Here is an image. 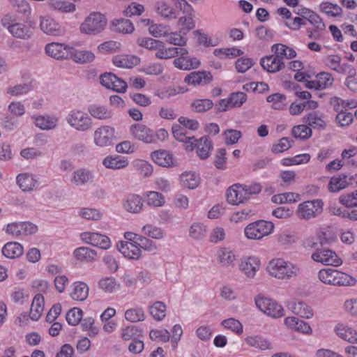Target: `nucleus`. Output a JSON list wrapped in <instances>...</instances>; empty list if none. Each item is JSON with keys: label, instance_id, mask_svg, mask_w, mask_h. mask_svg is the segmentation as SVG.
I'll use <instances>...</instances> for the list:
<instances>
[{"label": "nucleus", "instance_id": "obj_48", "mask_svg": "<svg viewBox=\"0 0 357 357\" xmlns=\"http://www.w3.org/2000/svg\"><path fill=\"white\" fill-rule=\"evenodd\" d=\"M316 79L318 84V90H322L331 86L334 82L332 75L328 72H321L317 74Z\"/></svg>", "mask_w": 357, "mask_h": 357}, {"label": "nucleus", "instance_id": "obj_8", "mask_svg": "<svg viewBox=\"0 0 357 357\" xmlns=\"http://www.w3.org/2000/svg\"><path fill=\"white\" fill-rule=\"evenodd\" d=\"M311 258L316 262L327 266H338L342 263L337 255L328 249H317L312 255Z\"/></svg>", "mask_w": 357, "mask_h": 357}, {"label": "nucleus", "instance_id": "obj_16", "mask_svg": "<svg viewBox=\"0 0 357 357\" xmlns=\"http://www.w3.org/2000/svg\"><path fill=\"white\" fill-rule=\"evenodd\" d=\"M287 307L294 314L302 318L310 319L313 317L312 308L305 302L300 300H292L287 303Z\"/></svg>", "mask_w": 357, "mask_h": 357}, {"label": "nucleus", "instance_id": "obj_50", "mask_svg": "<svg viewBox=\"0 0 357 357\" xmlns=\"http://www.w3.org/2000/svg\"><path fill=\"white\" fill-rule=\"evenodd\" d=\"M319 9L321 12L333 17L340 16L342 10L337 4H333L330 2H323L319 5Z\"/></svg>", "mask_w": 357, "mask_h": 357}, {"label": "nucleus", "instance_id": "obj_21", "mask_svg": "<svg viewBox=\"0 0 357 357\" xmlns=\"http://www.w3.org/2000/svg\"><path fill=\"white\" fill-rule=\"evenodd\" d=\"M35 126L43 130H54L56 128L59 122V118L55 116L39 115L33 116Z\"/></svg>", "mask_w": 357, "mask_h": 357}, {"label": "nucleus", "instance_id": "obj_9", "mask_svg": "<svg viewBox=\"0 0 357 357\" xmlns=\"http://www.w3.org/2000/svg\"><path fill=\"white\" fill-rule=\"evenodd\" d=\"M37 227L29 222H20L8 224L5 231L15 236H26L35 234Z\"/></svg>", "mask_w": 357, "mask_h": 357}, {"label": "nucleus", "instance_id": "obj_45", "mask_svg": "<svg viewBox=\"0 0 357 357\" xmlns=\"http://www.w3.org/2000/svg\"><path fill=\"white\" fill-rule=\"evenodd\" d=\"M218 258L222 266L225 267L234 266L236 255L233 251L222 248L219 251Z\"/></svg>", "mask_w": 357, "mask_h": 357}, {"label": "nucleus", "instance_id": "obj_23", "mask_svg": "<svg viewBox=\"0 0 357 357\" xmlns=\"http://www.w3.org/2000/svg\"><path fill=\"white\" fill-rule=\"evenodd\" d=\"M194 149L196 148L197 155L202 160L208 158L213 149L212 142L206 136L197 139L195 138Z\"/></svg>", "mask_w": 357, "mask_h": 357}, {"label": "nucleus", "instance_id": "obj_42", "mask_svg": "<svg viewBox=\"0 0 357 357\" xmlns=\"http://www.w3.org/2000/svg\"><path fill=\"white\" fill-rule=\"evenodd\" d=\"M70 58L73 59L76 63H89L93 61L95 56L90 51L75 50L73 48V52H70Z\"/></svg>", "mask_w": 357, "mask_h": 357}, {"label": "nucleus", "instance_id": "obj_43", "mask_svg": "<svg viewBox=\"0 0 357 357\" xmlns=\"http://www.w3.org/2000/svg\"><path fill=\"white\" fill-rule=\"evenodd\" d=\"M47 4L50 8L63 13H71L75 10V5L67 1L49 0Z\"/></svg>", "mask_w": 357, "mask_h": 357}, {"label": "nucleus", "instance_id": "obj_7", "mask_svg": "<svg viewBox=\"0 0 357 357\" xmlns=\"http://www.w3.org/2000/svg\"><path fill=\"white\" fill-rule=\"evenodd\" d=\"M255 303L261 312L273 318H280L284 314L282 306L272 299L258 295L255 298Z\"/></svg>", "mask_w": 357, "mask_h": 357}, {"label": "nucleus", "instance_id": "obj_53", "mask_svg": "<svg viewBox=\"0 0 357 357\" xmlns=\"http://www.w3.org/2000/svg\"><path fill=\"white\" fill-rule=\"evenodd\" d=\"M303 121L313 128L324 129L325 127L324 121L318 116L316 112L310 113L307 116L304 117Z\"/></svg>", "mask_w": 357, "mask_h": 357}, {"label": "nucleus", "instance_id": "obj_15", "mask_svg": "<svg viewBox=\"0 0 357 357\" xmlns=\"http://www.w3.org/2000/svg\"><path fill=\"white\" fill-rule=\"evenodd\" d=\"M82 238L86 243L103 250L109 249L111 246L109 237L99 233L84 232L82 234Z\"/></svg>", "mask_w": 357, "mask_h": 357}, {"label": "nucleus", "instance_id": "obj_54", "mask_svg": "<svg viewBox=\"0 0 357 357\" xmlns=\"http://www.w3.org/2000/svg\"><path fill=\"white\" fill-rule=\"evenodd\" d=\"M245 342L250 347H256L261 350L270 349V343L259 336H251L245 338Z\"/></svg>", "mask_w": 357, "mask_h": 357}, {"label": "nucleus", "instance_id": "obj_33", "mask_svg": "<svg viewBox=\"0 0 357 357\" xmlns=\"http://www.w3.org/2000/svg\"><path fill=\"white\" fill-rule=\"evenodd\" d=\"M102 165L107 169H120L126 167L128 165V161L121 155H109L102 160Z\"/></svg>", "mask_w": 357, "mask_h": 357}, {"label": "nucleus", "instance_id": "obj_58", "mask_svg": "<svg viewBox=\"0 0 357 357\" xmlns=\"http://www.w3.org/2000/svg\"><path fill=\"white\" fill-rule=\"evenodd\" d=\"M213 103L209 99L196 100L191 104L192 109L196 112H205L212 108Z\"/></svg>", "mask_w": 357, "mask_h": 357}, {"label": "nucleus", "instance_id": "obj_3", "mask_svg": "<svg viewBox=\"0 0 357 357\" xmlns=\"http://www.w3.org/2000/svg\"><path fill=\"white\" fill-rule=\"evenodd\" d=\"M106 25L105 16L99 12H93L82 23L80 31L88 35H97L105 29Z\"/></svg>", "mask_w": 357, "mask_h": 357}, {"label": "nucleus", "instance_id": "obj_1", "mask_svg": "<svg viewBox=\"0 0 357 357\" xmlns=\"http://www.w3.org/2000/svg\"><path fill=\"white\" fill-rule=\"evenodd\" d=\"M267 268L271 276L280 280L290 279L300 273V268L296 264L280 258L272 259Z\"/></svg>", "mask_w": 357, "mask_h": 357}, {"label": "nucleus", "instance_id": "obj_12", "mask_svg": "<svg viewBox=\"0 0 357 357\" xmlns=\"http://www.w3.org/2000/svg\"><path fill=\"white\" fill-rule=\"evenodd\" d=\"M45 50L49 56L56 59H66L70 58L73 47L63 43H51L46 45Z\"/></svg>", "mask_w": 357, "mask_h": 357}, {"label": "nucleus", "instance_id": "obj_52", "mask_svg": "<svg viewBox=\"0 0 357 357\" xmlns=\"http://www.w3.org/2000/svg\"><path fill=\"white\" fill-rule=\"evenodd\" d=\"M125 318L130 322H137L144 321L145 315L142 308H130L126 311Z\"/></svg>", "mask_w": 357, "mask_h": 357}, {"label": "nucleus", "instance_id": "obj_44", "mask_svg": "<svg viewBox=\"0 0 357 357\" xmlns=\"http://www.w3.org/2000/svg\"><path fill=\"white\" fill-rule=\"evenodd\" d=\"M150 314L156 321H161L166 315V305L162 301H156L149 306Z\"/></svg>", "mask_w": 357, "mask_h": 357}, {"label": "nucleus", "instance_id": "obj_6", "mask_svg": "<svg viewBox=\"0 0 357 357\" xmlns=\"http://www.w3.org/2000/svg\"><path fill=\"white\" fill-rule=\"evenodd\" d=\"M323 204L321 199L303 202L298 205L296 215L298 218L305 220L314 218L322 213Z\"/></svg>", "mask_w": 357, "mask_h": 357}, {"label": "nucleus", "instance_id": "obj_34", "mask_svg": "<svg viewBox=\"0 0 357 357\" xmlns=\"http://www.w3.org/2000/svg\"><path fill=\"white\" fill-rule=\"evenodd\" d=\"M17 182L23 191L33 190L38 184V181L30 174H20L17 176Z\"/></svg>", "mask_w": 357, "mask_h": 357}, {"label": "nucleus", "instance_id": "obj_22", "mask_svg": "<svg viewBox=\"0 0 357 357\" xmlns=\"http://www.w3.org/2000/svg\"><path fill=\"white\" fill-rule=\"evenodd\" d=\"M226 195L227 202L233 205H238L248 199L246 192H245L243 185L241 184H235L229 188Z\"/></svg>", "mask_w": 357, "mask_h": 357}, {"label": "nucleus", "instance_id": "obj_25", "mask_svg": "<svg viewBox=\"0 0 357 357\" xmlns=\"http://www.w3.org/2000/svg\"><path fill=\"white\" fill-rule=\"evenodd\" d=\"M335 332L341 339L351 344H357V331L353 328L344 324H337Z\"/></svg>", "mask_w": 357, "mask_h": 357}, {"label": "nucleus", "instance_id": "obj_36", "mask_svg": "<svg viewBox=\"0 0 357 357\" xmlns=\"http://www.w3.org/2000/svg\"><path fill=\"white\" fill-rule=\"evenodd\" d=\"M180 181L183 186L195 189L199 185L200 178L195 172H185L180 176Z\"/></svg>", "mask_w": 357, "mask_h": 357}, {"label": "nucleus", "instance_id": "obj_40", "mask_svg": "<svg viewBox=\"0 0 357 357\" xmlns=\"http://www.w3.org/2000/svg\"><path fill=\"white\" fill-rule=\"evenodd\" d=\"M349 185L347 176L344 174L332 177L328 183V189L332 192H337Z\"/></svg>", "mask_w": 357, "mask_h": 357}, {"label": "nucleus", "instance_id": "obj_41", "mask_svg": "<svg viewBox=\"0 0 357 357\" xmlns=\"http://www.w3.org/2000/svg\"><path fill=\"white\" fill-rule=\"evenodd\" d=\"M89 113L98 119H108L112 116V112L104 106L92 105L88 108Z\"/></svg>", "mask_w": 357, "mask_h": 357}, {"label": "nucleus", "instance_id": "obj_10", "mask_svg": "<svg viewBox=\"0 0 357 357\" xmlns=\"http://www.w3.org/2000/svg\"><path fill=\"white\" fill-rule=\"evenodd\" d=\"M100 83L107 89L119 93H124L127 89V83L112 73H105L100 76Z\"/></svg>", "mask_w": 357, "mask_h": 357}, {"label": "nucleus", "instance_id": "obj_38", "mask_svg": "<svg viewBox=\"0 0 357 357\" xmlns=\"http://www.w3.org/2000/svg\"><path fill=\"white\" fill-rule=\"evenodd\" d=\"M193 14H185V16H183L178 18L177 21V26L180 33L183 35H186L190 31L192 30L195 27V22L193 20Z\"/></svg>", "mask_w": 357, "mask_h": 357}, {"label": "nucleus", "instance_id": "obj_55", "mask_svg": "<svg viewBox=\"0 0 357 357\" xmlns=\"http://www.w3.org/2000/svg\"><path fill=\"white\" fill-rule=\"evenodd\" d=\"M221 325L226 329H229L238 335L243 333V325L237 319L229 318L222 321Z\"/></svg>", "mask_w": 357, "mask_h": 357}, {"label": "nucleus", "instance_id": "obj_64", "mask_svg": "<svg viewBox=\"0 0 357 357\" xmlns=\"http://www.w3.org/2000/svg\"><path fill=\"white\" fill-rule=\"evenodd\" d=\"M340 202L347 207L357 206V190L346 195H342L339 198Z\"/></svg>", "mask_w": 357, "mask_h": 357}, {"label": "nucleus", "instance_id": "obj_14", "mask_svg": "<svg viewBox=\"0 0 357 357\" xmlns=\"http://www.w3.org/2000/svg\"><path fill=\"white\" fill-rule=\"evenodd\" d=\"M261 266L259 259L256 257H245L241 259L239 269L246 277L253 278Z\"/></svg>", "mask_w": 357, "mask_h": 357}, {"label": "nucleus", "instance_id": "obj_62", "mask_svg": "<svg viewBox=\"0 0 357 357\" xmlns=\"http://www.w3.org/2000/svg\"><path fill=\"white\" fill-rule=\"evenodd\" d=\"M142 334V331L135 326H129L122 330V338L129 341L137 339Z\"/></svg>", "mask_w": 357, "mask_h": 357}, {"label": "nucleus", "instance_id": "obj_31", "mask_svg": "<svg viewBox=\"0 0 357 357\" xmlns=\"http://www.w3.org/2000/svg\"><path fill=\"white\" fill-rule=\"evenodd\" d=\"M44 298L38 294H36L32 301L30 309V318L33 321H37L41 317L44 310Z\"/></svg>", "mask_w": 357, "mask_h": 357}, {"label": "nucleus", "instance_id": "obj_32", "mask_svg": "<svg viewBox=\"0 0 357 357\" xmlns=\"http://www.w3.org/2000/svg\"><path fill=\"white\" fill-rule=\"evenodd\" d=\"M23 246L17 242H8L2 248V254L7 258L15 259L22 255Z\"/></svg>", "mask_w": 357, "mask_h": 357}, {"label": "nucleus", "instance_id": "obj_57", "mask_svg": "<svg viewBox=\"0 0 357 357\" xmlns=\"http://www.w3.org/2000/svg\"><path fill=\"white\" fill-rule=\"evenodd\" d=\"M267 101L272 103L275 109H282L286 105V97L281 93H274L267 97Z\"/></svg>", "mask_w": 357, "mask_h": 357}, {"label": "nucleus", "instance_id": "obj_24", "mask_svg": "<svg viewBox=\"0 0 357 357\" xmlns=\"http://www.w3.org/2000/svg\"><path fill=\"white\" fill-rule=\"evenodd\" d=\"M117 249L128 259L137 260L141 257V250L134 243L121 241L117 245Z\"/></svg>", "mask_w": 357, "mask_h": 357}, {"label": "nucleus", "instance_id": "obj_27", "mask_svg": "<svg viewBox=\"0 0 357 357\" xmlns=\"http://www.w3.org/2000/svg\"><path fill=\"white\" fill-rule=\"evenodd\" d=\"M93 174L91 171L81 168L75 171L70 179V181L76 185H84L89 182H92Z\"/></svg>", "mask_w": 357, "mask_h": 357}, {"label": "nucleus", "instance_id": "obj_56", "mask_svg": "<svg viewBox=\"0 0 357 357\" xmlns=\"http://www.w3.org/2000/svg\"><path fill=\"white\" fill-rule=\"evenodd\" d=\"M142 231L145 235L158 240L162 239L165 236L164 231L160 227L149 224L142 227Z\"/></svg>", "mask_w": 357, "mask_h": 357}, {"label": "nucleus", "instance_id": "obj_59", "mask_svg": "<svg viewBox=\"0 0 357 357\" xmlns=\"http://www.w3.org/2000/svg\"><path fill=\"white\" fill-rule=\"evenodd\" d=\"M137 43L139 46L150 50H156V49L163 46V43L162 41L151 38H139L137 40Z\"/></svg>", "mask_w": 357, "mask_h": 357}, {"label": "nucleus", "instance_id": "obj_37", "mask_svg": "<svg viewBox=\"0 0 357 357\" xmlns=\"http://www.w3.org/2000/svg\"><path fill=\"white\" fill-rule=\"evenodd\" d=\"M89 295V287L83 282H76L73 284L70 296L73 299L83 301Z\"/></svg>", "mask_w": 357, "mask_h": 357}, {"label": "nucleus", "instance_id": "obj_46", "mask_svg": "<svg viewBox=\"0 0 357 357\" xmlns=\"http://www.w3.org/2000/svg\"><path fill=\"white\" fill-rule=\"evenodd\" d=\"M146 204L153 207L162 206L165 203L163 195L155 191H149L146 193Z\"/></svg>", "mask_w": 357, "mask_h": 357}, {"label": "nucleus", "instance_id": "obj_30", "mask_svg": "<svg viewBox=\"0 0 357 357\" xmlns=\"http://www.w3.org/2000/svg\"><path fill=\"white\" fill-rule=\"evenodd\" d=\"M112 61L117 67L130 68L139 63V59L133 55H117L113 58Z\"/></svg>", "mask_w": 357, "mask_h": 357}, {"label": "nucleus", "instance_id": "obj_26", "mask_svg": "<svg viewBox=\"0 0 357 357\" xmlns=\"http://www.w3.org/2000/svg\"><path fill=\"white\" fill-rule=\"evenodd\" d=\"M260 64L264 70L269 73H276L284 67V61L275 55L262 58Z\"/></svg>", "mask_w": 357, "mask_h": 357}, {"label": "nucleus", "instance_id": "obj_2", "mask_svg": "<svg viewBox=\"0 0 357 357\" xmlns=\"http://www.w3.org/2000/svg\"><path fill=\"white\" fill-rule=\"evenodd\" d=\"M318 278L323 283L331 285L349 286L356 282L351 275L331 268L320 270Z\"/></svg>", "mask_w": 357, "mask_h": 357}, {"label": "nucleus", "instance_id": "obj_4", "mask_svg": "<svg viewBox=\"0 0 357 357\" xmlns=\"http://www.w3.org/2000/svg\"><path fill=\"white\" fill-rule=\"evenodd\" d=\"M273 229V223L261 220L248 225L244 229V233L248 239L260 240L271 234Z\"/></svg>", "mask_w": 357, "mask_h": 357}, {"label": "nucleus", "instance_id": "obj_17", "mask_svg": "<svg viewBox=\"0 0 357 357\" xmlns=\"http://www.w3.org/2000/svg\"><path fill=\"white\" fill-rule=\"evenodd\" d=\"M213 80V76L209 71H193L187 75L184 82L189 85H206Z\"/></svg>", "mask_w": 357, "mask_h": 357}, {"label": "nucleus", "instance_id": "obj_35", "mask_svg": "<svg viewBox=\"0 0 357 357\" xmlns=\"http://www.w3.org/2000/svg\"><path fill=\"white\" fill-rule=\"evenodd\" d=\"M111 24L114 31L123 34L132 33L135 30L132 23L127 19H114Z\"/></svg>", "mask_w": 357, "mask_h": 357}, {"label": "nucleus", "instance_id": "obj_28", "mask_svg": "<svg viewBox=\"0 0 357 357\" xmlns=\"http://www.w3.org/2000/svg\"><path fill=\"white\" fill-rule=\"evenodd\" d=\"M151 159L159 166L169 167L173 165L172 155L165 150H158L151 153Z\"/></svg>", "mask_w": 357, "mask_h": 357}, {"label": "nucleus", "instance_id": "obj_18", "mask_svg": "<svg viewBox=\"0 0 357 357\" xmlns=\"http://www.w3.org/2000/svg\"><path fill=\"white\" fill-rule=\"evenodd\" d=\"M40 27L44 33L51 36H61L64 33L61 25L50 17H41Z\"/></svg>", "mask_w": 357, "mask_h": 357}, {"label": "nucleus", "instance_id": "obj_49", "mask_svg": "<svg viewBox=\"0 0 357 357\" xmlns=\"http://www.w3.org/2000/svg\"><path fill=\"white\" fill-rule=\"evenodd\" d=\"M291 134L296 139L305 140L311 137L312 130L306 125L295 126L292 128Z\"/></svg>", "mask_w": 357, "mask_h": 357}, {"label": "nucleus", "instance_id": "obj_51", "mask_svg": "<svg viewBox=\"0 0 357 357\" xmlns=\"http://www.w3.org/2000/svg\"><path fill=\"white\" fill-rule=\"evenodd\" d=\"M206 227L202 223H193L190 229L189 234L191 238L195 240L202 239L206 234Z\"/></svg>", "mask_w": 357, "mask_h": 357}, {"label": "nucleus", "instance_id": "obj_39", "mask_svg": "<svg viewBox=\"0 0 357 357\" xmlns=\"http://www.w3.org/2000/svg\"><path fill=\"white\" fill-rule=\"evenodd\" d=\"M97 253L94 250L86 247H80L74 251L75 257L79 261L91 262L96 260Z\"/></svg>", "mask_w": 357, "mask_h": 357}, {"label": "nucleus", "instance_id": "obj_47", "mask_svg": "<svg viewBox=\"0 0 357 357\" xmlns=\"http://www.w3.org/2000/svg\"><path fill=\"white\" fill-rule=\"evenodd\" d=\"M156 8L158 13L165 18L169 20L176 18L175 9L164 1L158 2Z\"/></svg>", "mask_w": 357, "mask_h": 357}, {"label": "nucleus", "instance_id": "obj_5", "mask_svg": "<svg viewBox=\"0 0 357 357\" xmlns=\"http://www.w3.org/2000/svg\"><path fill=\"white\" fill-rule=\"evenodd\" d=\"M67 123L74 129L80 132H85L92 128V119L82 110L72 109L66 116Z\"/></svg>", "mask_w": 357, "mask_h": 357}, {"label": "nucleus", "instance_id": "obj_29", "mask_svg": "<svg viewBox=\"0 0 357 357\" xmlns=\"http://www.w3.org/2000/svg\"><path fill=\"white\" fill-rule=\"evenodd\" d=\"M9 32L15 38L27 40L29 39L33 32L26 25L22 23H13L8 26Z\"/></svg>", "mask_w": 357, "mask_h": 357}, {"label": "nucleus", "instance_id": "obj_63", "mask_svg": "<svg viewBox=\"0 0 357 357\" xmlns=\"http://www.w3.org/2000/svg\"><path fill=\"white\" fill-rule=\"evenodd\" d=\"M99 287L107 293H112L117 288L116 280L108 277L101 279L98 282Z\"/></svg>", "mask_w": 357, "mask_h": 357}, {"label": "nucleus", "instance_id": "obj_13", "mask_svg": "<svg viewBox=\"0 0 357 357\" xmlns=\"http://www.w3.org/2000/svg\"><path fill=\"white\" fill-rule=\"evenodd\" d=\"M94 143L98 146H107L112 144L114 129L109 126H103L94 132Z\"/></svg>", "mask_w": 357, "mask_h": 357}, {"label": "nucleus", "instance_id": "obj_19", "mask_svg": "<svg viewBox=\"0 0 357 357\" xmlns=\"http://www.w3.org/2000/svg\"><path fill=\"white\" fill-rule=\"evenodd\" d=\"M143 206L142 198L136 194L128 195L123 202V208L130 213H139Z\"/></svg>", "mask_w": 357, "mask_h": 357}, {"label": "nucleus", "instance_id": "obj_20", "mask_svg": "<svg viewBox=\"0 0 357 357\" xmlns=\"http://www.w3.org/2000/svg\"><path fill=\"white\" fill-rule=\"evenodd\" d=\"M172 134L175 139L178 142L184 143L185 149L188 151H192L194 149V136H188L184 128L179 125H174L172 126Z\"/></svg>", "mask_w": 357, "mask_h": 357}, {"label": "nucleus", "instance_id": "obj_61", "mask_svg": "<svg viewBox=\"0 0 357 357\" xmlns=\"http://www.w3.org/2000/svg\"><path fill=\"white\" fill-rule=\"evenodd\" d=\"M66 321L70 325H77L82 318V310L77 307L70 310L66 316Z\"/></svg>", "mask_w": 357, "mask_h": 357}, {"label": "nucleus", "instance_id": "obj_11", "mask_svg": "<svg viewBox=\"0 0 357 357\" xmlns=\"http://www.w3.org/2000/svg\"><path fill=\"white\" fill-rule=\"evenodd\" d=\"M130 132L132 137L144 144H152L153 130L142 123H135L130 126Z\"/></svg>", "mask_w": 357, "mask_h": 357}, {"label": "nucleus", "instance_id": "obj_60", "mask_svg": "<svg viewBox=\"0 0 357 357\" xmlns=\"http://www.w3.org/2000/svg\"><path fill=\"white\" fill-rule=\"evenodd\" d=\"M254 215L253 211L249 208L246 207L241 211H236L232 214L230 218L231 221L234 222H241L245 220H247L251 216Z\"/></svg>", "mask_w": 357, "mask_h": 357}]
</instances>
